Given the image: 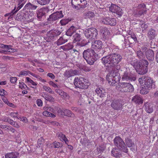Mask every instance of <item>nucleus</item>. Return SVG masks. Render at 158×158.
I'll return each instance as SVG.
<instances>
[{
  "label": "nucleus",
  "instance_id": "1",
  "mask_svg": "<svg viewBox=\"0 0 158 158\" xmlns=\"http://www.w3.org/2000/svg\"><path fill=\"white\" fill-rule=\"evenodd\" d=\"M122 59L121 55L117 53H113L103 57L102 61L105 65L108 67H114L117 65Z\"/></svg>",
  "mask_w": 158,
  "mask_h": 158
},
{
  "label": "nucleus",
  "instance_id": "2",
  "mask_svg": "<svg viewBox=\"0 0 158 158\" xmlns=\"http://www.w3.org/2000/svg\"><path fill=\"white\" fill-rule=\"evenodd\" d=\"M83 56L87 63L92 65L97 60V54L94 50L91 48H88L83 52Z\"/></svg>",
  "mask_w": 158,
  "mask_h": 158
},
{
  "label": "nucleus",
  "instance_id": "3",
  "mask_svg": "<svg viewBox=\"0 0 158 158\" xmlns=\"http://www.w3.org/2000/svg\"><path fill=\"white\" fill-rule=\"evenodd\" d=\"M120 74L117 71L112 70L110 73L108 74L106 77L109 84L111 86H114L118 81H120Z\"/></svg>",
  "mask_w": 158,
  "mask_h": 158
},
{
  "label": "nucleus",
  "instance_id": "4",
  "mask_svg": "<svg viewBox=\"0 0 158 158\" xmlns=\"http://www.w3.org/2000/svg\"><path fill=\"white\" fill-rule=\"evenodd\" d=\"M74 84L76 87L83 89L88 88L90 85L89 81L82 77H80L79 78L75 77L74 80Z\"/></svg>",
  "mask_w": 158,
  "mask_h": 158
},
{
  "label": "nucleus",
  "instance_id": "5",
  "mask_svg": "<svg viewBox=\"0 0 158 158\" xmlns=\"http://www.w3.org/2000/svg\"><path fill=\"white\" fill-rule=\"evenodd\" d=\"M114 142L115 145L119 149L126 153L128 152V149L125 142L120 137L116 136L114 140Z\"/></svg>",
  "mask_w": 158,
  "mask_h": 158
},
{
  "label": "nucleus",
  "instance_id": "6",
  "mask_svg": "<svg viewBox=\"0 0 158 158\" xmlns=\"http://www.w3.org/2000/svg\"><path fill=\"white\" fill-rule=\"evenodd\" d=\"M98 31L94 28H90L85 29L84 31V33L85 36L89 39V40L91 41L93 40L96 39Z\"/></svg>",
  "mask_w": 158,
  "mask_h": 158
},
{
  "label": "nucleus",
  "instance_id": "7",
  "mask_svg": "<svg viewBox=\"0 0 158 158\" xmlns=\"http://www.w3.org/2000/svg\"><path fill=\"white\" fill-rule=\"evenodd\" d=\"M120 86V91L122 92H132L134 90L133 86L129 83L122 82Z\"/></svg>",
  "mask_w": 158,
  "mask_h": 158
},
{
  "label": "nucleus",
  "instance_id": "8",
  "mask_svg": "<svg viewBox=\"0 0 158 158\" xmlns=\"http://www.w3.org/2000/svg\"><path fill=\"white\" fill-rule=\"evenodd\" d=\"M122 79L123 81H134L136 80L135 76L128 70L124 72Z\"/></svg>",
  "mask_w": 158,
  "mask_h": 158
},
{
  "label": "nucleus",
  "instance_id": "9",
  "mask_svg": "<svg viewBox=\"0 0 158 158\" xmlns=\"http://www.w3.org/2000/svg\"><path fill=\"white\" fill-rule=\"evenodd\" d=\"M109 10L112 13L116 14L120 17L123 14L122 9L120 7L114 4H111L109 7Z\"/></svg>",
  "mask_w": 158,
  "mask_h": 158
},
{
  "label": "nucleus",
  "instance_id": "10",
  "mask_svg": "<svg viewBox=\"0 0 158 158\" xmlns=\"http://www.w3.org/2000/svg\"><path fill=\"white\" fill-rule=\"evenodd\" d=\"M141 64L140 65L141 67L139 68V69L141 70L139 74L142 75L145 74L148 71V61L145 60H141L139 62Z\"/></svg>",
  "mask_w": 158,
  "mask_h": 158
},
{
  "label": "nucleus",
  "instance_id": "11",
  "mask_svg": "<svg viewBox=\"0 0 158 158\" xmlns=\"http://www.w3.org/2000/svg\"><path fill=\"white\" fill-rule=\"evenodd\" d=\"M146 11V5L143 3L139 5L135 12V15L139 16L144 14Z\"/></svg>",
  "mask_w": 158,
  "mask_h": 158
},
{
  "label": "nucleus",
  "instance_id": "12",
  "mask_svg": "<svg viewBox=\"0 0 158 158\" xmlns=\"http://www.w3.org/2000/svg\"><path fill=\"white\" fill-rule=\"evenodd\" d=\"M144 83V87H146L149 89H151L155 88V85L153 80L150 77L146 76L145 80Z\"/></svg>",
  "mask_w": 158,
  "mask_h": 158
},
{
  "label": "nucleus",
  "instance_id": "13",
  "mask_svg": "<svg viewBox=\"0 0 158 158\" xmlns=\"http://www.w3.org/2000/svg\"><path fill=\"white\" fill-rule=\"evenodd\" d=\"M111 106L115 110H122L123 108V105L121 103V102L118 100H113Z\"/></svg>",
  "mask_w": 158,
  "mask_h": 158
},
{
  "label": "nucleus",
  "instance_id": "14",
  "mask_svg": "<svg viewBox=\"0 0 158 158\" xmlns=\"http://www.w3.org/2000/svg\"><path fill=\"white\" fill-rule=\"evenodd\" d=\"M102 20V23L104 24L110 25L111 26H115L117 24L116 20L114 18H110L109 17L103 18Z\"/></svg>",
  "mask_w": 158,
  "mask_h": 158
},
{
  "label": "nucleus",
  "instance_id": "15",
  "mask_svg": "<svg viewBox=\"0 0 158 158\" xmlns=\"http://www.w3.org/2000/svg\"><path fill=\"white\" fill-rule=\"evenodd\" d=\"M46 9L42 8L36 11L37 17L39 20H42L44 19Z\"/></svg>",
  "mask_w": 158,
  "mask_h": 158
},
{
  "label": "nucleus",
  "instance_id": "16",
  "mask_svg": "<svg viewBox=\"0 0 158 158\" xmlns=\"http://www.w3.org/2000/svg\"><path fill=\"white\" fill-rule=\"evenodd\" d=\"M103 44L102 41L100 40H97L92 43L91 47L92 49L97 50L102 48Z\"/></svg>",
  "mask_w": 158,
  "mask_h": 158
},
{
  "label": "nucleus",
  "instance_id": "17",
  "mask_svg": "<svg viewBox=\"0 0 158 158\" xmlns=\"http://www.w3.org/2000/svg\"><path fill=\"white\" fill-rule=\"evenodd\" d=\"M78 74V71L76 70L70 69L66 70L64 73V76L66 78H69L75 75Z\"/></svg>",
  "mask_w": 158,
  "mask_h": 158
},
{
  "label": "nucleus",
  "instance_id": "18",
  "mask_svg": "<svg viewBox=\"0 0 158 158\" xmlns=\"http://www.w3.org/2000/svg\"><path fill=\"white\" fill-rule=\"evenodd\" d=\"M120 150L118 148H113L111 151V156L115 157H120L121 156Z\"/></svg>",
  "mask_w": 158,
  "mask_h": 158
},
{
  "label": "nucleus",
  "instance_id": "19",
  "mask_svg": "<svg viewBox=\"0 0 158 158\" xmlns=\"http://www.w3.org/2000/svg\"><path fill=\"white\" fill-rule=\"evenodd\" d=\"M130 59L131 60L129 62L130 64L132 65L136 69H139V68H140L141 66L140 64H139L138 62H137V61L135 58L134 57H132L130 58Z\"/></svg>",
  "mask_w": 158,
  "mask_h": 158
},
{
  "label": "nucleus",
  "instance_id": "20",
  "mask_svg": "<svg viewBox=\"0 0 158 158\" xmlns=\"http://www.w3.org/2000/svg\"><path fill=\"white\" fill-rule=\"evenodd\" d=\"M145 55L147 58L149 60L152 61L154 59V53L152 50L147 49L145 51Z\"/></svg>",
  "mask_w": 158,
  "mask_h": 158
},
{
  "label": "nucleus",
  "instance_id": "21",
  "mask_svg": "<svg viewBox=\"0 0 158 158\" xmlns=\"http://www.w3.org/2000/svg\"><path fill=\"white\" fill-rule=\"evenodd\" d=\"M132 101L133 102L138 104L143 103V100L141 97L139 95H136L133 97Z\"/></svg>",
  "mask_w": 158,
  "mask_h": 158
},
{
  "label": "nucleus",
  "instance_id": "22",
  "mask_svg": "<svg viewBox=\"0 0 158 158\" xmlns=\"http://www.w3.org/2000/svg\"><path fill=\"white\" fill-rule=\"evenodd\" d=\"M0 128L3 129H4L8 132L10 131L13 133H15L16 131V130L14 128L8 125H0Z\"/></svg>",
  "mask_w": 158,
  "mask_h": 158
},
{
  "label": "nucleus",
  "instance_id": "23",
  "mask_svg": "<svg viewBox=\"0 0 158 158\" xmlns=\"http://www.w3.org/2000/svg\"><path fill=\"white\" fill-rule=\"evenodd\" d=\"M77 30L76 27L72 26L68 30L66 34L68 36H71L76 32Z\"/></svg>",
  "mask_w": 158,
  "mask_h": 158
},
{
  "label": "nucleus",
  "instance_id": "24",
  "mask_svg": "<svg viewBox=\"0 0 158 158\" xmlns=\"http://www.w3.org/2000/svg\"><path fill=\"white\" fill-rule=\"evenodd\" d=\"M95 16L94 13L93 12L89 11L86 12L83 14V17L85 19H91Z\"/></svg>",
  "mask_w": 158,
  "mask_h": 158
},
{
  "label": "nucleus",
  "instance_id": "25",
  "mask_svg": "<svg viewBox=\"0 0 158 158\" xmlns=\"http://www.w3.org/2000/svg\"><path fill=\"white\" fill-rule=\"evenodd\" d=\"M145 110L148 113H151L153 112V106L152 104L146 103L145 105Z\"/></svg>",
  "mask_w": 158,
  "mask_h": 158
},
{
  "label": "nucleus",
  "instance_id": "26",
  "mask_svg": "<svg viewBox=\"0 0 158 158\" xmlns=\"http://www.w3.org/2000/svg\"><path fill=\"white\" fill-rule=\"evenodd\" d=\"M58 19H59L56 13V12H54L50 15L48 20L49 23H52L53 21H55Z\"/></svg>",
  "mask_w": 158,
  "mask_h": 158
},
{
  "label": "nucleus",
  "instance_id": "27",
  "mask_svg": "<svg viewBox=\"0 0 158 158\" xmlns=\"http://www.w3.org/2000/svg\"><path fill=\"white\" fill-rule=\"evenodd\" d=\"M63 115L72 118H74L75 114L72 112L70 110L68 109H65L63 110Z\"/></svg>",
  "mask_w": 158,
  "mask_h": 158
},
{
  "label": "nucleus",
  "instance_id": "28",
  "mask_svg": "<svg viewBox=\"0 0 158 158\" xmlns=\"http://www.w3.org/2000/svg\"><path fill=\"white\" fill-rule=\"evenodd\" d=\"M125 141L126 146L127 145L128 147H133L135 146L134 143L132 140L129 137H126L125 139Z\"/></svg>",
  "mask_w": 158,
  "mask_h": 158
},
{
  "label": "nucleus",
  "instance_id": "29",
  "mask_svg": "<svg viewBox=\"0 0 158 158\" xmlns=\"http://www.w3.org/2000/svg\"><path fill=\"white\" fill-rule=\"evenodd\" d=\"M129 34L131 35V36H129L128 38V40L130 44H134L136 42H137L136 37L135 34H132V33H129Z\"/></svg>",
  "mask_w": 158,
  "mask_h": 158
},
{
  "label": "nucleus",
  "instance_id": "30",
  "mask_svg": "<svg viewBox=\"0 0 158 158\" xmlns=\"http://www.w3.org/2000/svg\"><path fill=\"white\" fill-rule=\"evenodd\" d=\"M19 156V153L16 152H12L6 154L5 158H16Z\"/></svg>",
  "mask_w": 158,
  "mask_h": 158
},
{
  "label": "nucleus",
  "instance_id": "31",
  "mask_svg": "<svg viewBox=\"0 0 158 158\" xmlns=\"http://www.w3.org/2000/svg\"><path fill=\"white\" fill-rule=\"evenodd\" d=\"M41 96L43 97L45 100L51 102H53L55 101L54 98L50 95H48L45 93L42 94Z\"/></svg>",
  "mask_w": 158,
  "mask_h": 158
},
{
  "label": "nucleus",
  "instance_id": "32",
  "mask_svg": "<svg viewBox=\"0 0 158 158\" xmlns=\"http://www.w3.org/2000/svg\"><path fill=\"white\" fill-rule=\"evenodd\" d=\"M148 34V38L150 40L154 39L156 35L155 30L152 29L149 30Z\"/></svg>",
  "mask_w": 158,
  "mask_h": 158
},
{
  "label": "nucleus",
  "instance_id": "33",
  "mask_svg": "<svg viewBox=\"0 0 158 158\" xmlns=\"http://www.w3.org/2000/svg\"><path fill=\"white\" fill-rule=\"evenodd\" d=\"M58 137L61 141H64L66 144H68L69 141L65 135L61 133H59L58 134Z\"/></svg>",
  "mask_w": 158,
  "mask_h": 158
},
{
  "label": "nucleus",
  "instance_id": "34",
  "mask_svg": "<svg viewBox=\"0 0 158 158\" xmlns=\"http://www.w3.org/2000/svg\"><path fill=\"white\" fill-rule=\"evenodd\" d=\"M24 7L26 9H31L32 10H35L37 8V6L31 4L29 2L26 4L25 6Z\"/></svg>",
  "mask_w": 158,
  "mask_h": 158
},
{
  "label": "nucleus",
  "instance_id": "35",
  "mask_svg": "<svg viewBox=\"0 0 158 158\" xmlns=\"http://www.w3.org/2000/svg\"><path fill=\"white\" fill-rule=\"evenodd\" d=\"M73 42L75 43L77 42H79L81 41V36L80 34L78 33H76L73 35Z\"/></svg>",
  "mask_w": 158,
  "mask_h": 158
},
{
  "label": "nucleus",
  "instance_id": "36",
  "mask_svg": "<svg viewBox=\"0 0 158 158\" xmlns=\"http://www.w3.org/2000/svg\"><path fill=\"white\" fill-rule=\"evenodd\" d=\"M136 54L137 57L141 60L143 59L145 57L144 54L141 50L137 51Z\"/></svg>",
  "mask_w": 158,
  "mask_h": 158
},
{
  "label": "nucleus",
  "instance_id": "37",
  "mask_svg": "<svg viewBox=\"0 0 158 158\" xmlns=\"http://www.w3.org/2000/svg\"><path fill=\"white\" fill-rule=\"evenodd\" d=\"M67 41V40L64 39L63 37H61L57 40L56 44L57 45H60L65 43Z\"/></svg>",
  "mask_w": 158,
  "mask_h": 158
},
{
  "label": "nucleus",
  "instance_id": "38",
  "mask_svg": "<svg viewBox=\"0 0 158 158\" xmlns=\"http://www.w3.org/2000/svg\"><path fill=\"white\" fill-rule=\"evenodd\" d=\"M37 2L41 5H45L48 4L50 0H36Z\"/></svg>",
  "mask_w": 158,
  "mask_h": 158
},
{
  "label": "nucleus",
  "instance_id": "39",
  "mask_svg": "<svg viewBox=\"0 0 158 158\" xmlns=\"http://www.w3.org/2000/svg\"><path fill=\"white\" fill-rule=\"evenodd\" d=\"M71 4L74 8L77 9L78 7L77 6L80 5V0H72Z\"/></svg>",
  "mask_w": 158,
  "mask_h": 158
},
{
  "label": "nucleus",
  "instance_id": "40",
  "mask_svg": "<svg viewBox=\"0 0 158 158\" xmlns=\"http://www.w3.org/2000/svg\"><path fill=\"white\" fill-rule=\"evenodd\" d=\"M150 89L147 88L146 87L144 86L140 90V93L142 94H146L148 93L149 90Z\"/></svg>",
  "mask_w": 158,
  "mask_h": 158
},
{
  "label": "nucleus",
  "instance_id": "41",
  "mask_svg": "<svg viewBox=\"0 0 158 158\" xmlns=\"http://www.w3.org/2000/svg\"><path fill=\"white\" fill-rule=\"evenodd\" d=\"M60 96L63 99L65 100H69V96L68 94L64 91L63 92Z\"/></svg>",
  "mask_w": 158,
  "mask_h": 158
},
{
  "label": "nucleus",
  "instance_id": "42",
  "mask_svg": "<svg viewBox=\"0 0 158 158\" xmlns=\"http://www.w3.org/2000/svg\"><path fill=\"white\" fill-rule=\"evenodd\" d=\"M95 91L96 93L99 95L101 97L102 94L105 92L104 90H103L102 88L98 87L96 89Z\"/></svg>",
  "mask_w": 158,
  "mask_h": 158
},
{
  "label": "nucleus",
  "instance_id": "43",
  "mask_svg": "<svg viewBox=\"0 0 158 158\" xmlns=\"http://www.w3.org/2000/svg\"><path fill=\"white\" fill-rule=\"evenodd\" d=\"M71 110L81 114L83 113V110L80 108L72 107L71 108Z\"/></svg>",
  "mask_w": 158,
  "mask_h": 158
},
{
  "label": "nucleus",
  "instance_id": "44",
  "mask_svg": "<svg viewBox=\"0 0 158 158\" xmlns=\"http://www.w3.org/2000/svg\"><path fill=\"white\" fill-rule=\"evenodd\" d=\"M43 88L45 91L50 94H53L54 93V92L52 90V89L49 87L45 85H44L43 87Z\"/></svg>",
  "mask_w": 158,
  "mask_h": 158
},
{
  "label": "nucleus",
  "instance_id": "45",
  "mask_svg": "<svg viewBox=\"0 0 158 158\" xmlns=\"http://www.w3.org/2000/svg\"><path fill=\"white\" fill-rule=\"evenodd\" d=\"M71 20L69 19H64L61 20L60 23L62 26H64L67 24Z\"/></svg>",
  "mask_w": 158,
  "mask_h": 158
},
{
  "label": "nucleus",
  "instance_id": "46",
  "mask_svg": "<svg viewBox=\"0 0 158 158\" xmlns=\"http://www.w3.org/2000/svg\"><path fill=\"white\" fill-rule=\"evenodd\" d=\"M48 37L49 39L51 40H52L54 39V37H55L54 35H53V31L52 30L50 31L47 34Z\"/></svg>",
  "mask_w": 158,
  "mask_h": 158
},
{
  "label": "nucleus",
  "instance_id": "47",
  "mask_svg": "<svg viewBox=\"0 0 158 158\" xmlns=\"http://www.w3.org/2000/svg\"><path fill=\"white\" fill-rule=\"evenodd\" d=\"M12 46L10 45H5L4 48L6 49L5 50L6 51H7V52H12L14 51V50L13 48H11Z\"/></svg>",
  "mask_w": 158,
  "mask_h": 158
},
{
  "label": "nucleus",
  "instance_id": "48",
  "mask_svg": "<svg viewBox=\"0 0 158 158\" xmlns=\"http://www.w3.org/2000/svg\"><path fill=\"white\" fill-rule=\"evenodd\" d=\"M26 81L28 83H30L32 85L34 86L36 85H37V83L34 82L29 77H26Z\"/></svg>",
  "mask_w": 158,
  "mask_h": 158
},
{
  "label": "nucleus",
  "instance_id": "49",
  "mask_svg": "<svg viewBox=\"0 0 158 158\" xmlns=\"http://www.w3.org/2000/svg\"><path fill=\"white\" fill-rule=\"evenodd\" d=\"M91 41L88 40V41L85 40H83L82 41L81 43L78 44H77L79 45L80 46L82 47L85 45H87L89 43H90Z\"/></svg>",
  "mask_w": 158,
  "mask_h": 158
},
{
  "label": "nucleus",
  "instance_id": "50",
  "mask_svg": "<svg viewBox=\"0 0 158 158\" xmlns=\"http://www.w3.org/2000/svg\"><path fill=\"white\" fill-rule=\"evenodd\" d=\"M108 31L107 28H103L102 29V32H103V36H104L105 38L108 37H107V35L106 34H108Z\"/></svg>",
  "mask_w": 158,
  "mask_h": 158
},
{
  "label": "nucleus",
  "instance_id": "51",
  "mask_svg": "<svg viewBox=\"0 0 158 158\" xmlns=\"http://www.w3.org/2000/svg\"><path fill=\"white\" fill-rule=\"evenodd\" d=\"M16 8V6H15L14 9L11 12L10 14L11 15H13L14 14L16 13L21 8L19 6H19H18V7L15 10Z\"/></svg>",
  "mask_w": 158,
  "mask_h": 158
},
{
  "label": "nucleus",
  "instance_id": "52",
  "mask_svg": "<svg viewBox=\"0 0 158 158\" xmlns=\"http://www.w3.org/2000/svg\"><path fill=\"white\" fill-rule=\"evenodd\" d=\"M16 8V6H15L14 9L11 12L10 14L11 15H13L14 14L16 13L21 8L19 6H19H18V7L15 10Z\"/></svg>",
  "mask_w": 158,
  "mask_h": 158
},
{
  "label": "nucleus",
  "instance_id": "53",
  "mask_svg": "<svg viewBox=\"0 0 158 158\" xmlns=\"http://www.w3.org/2000/svg\"><path fill=\"white\" fill-rule=\"evenodd\" d=\"M78 96L80 98L79 101H80L81 103H84L85 102V97L84 95H82L80 94H79Z\"/></svg>",
  "mask_w": 158,
  "mask_h": 158
},
{
  "label": "nucleus",
  "instance_id": "54",
  "mask_svg": "<svg viewBox=\"0 0 158 158\" xmlns=\"http://www.w3.org/2000/svg\"><path fill=\"white\" fill-rule=\"evenodd\" d=\"M80 3H82V5L80 6L81 8H85L86 7L87 3V2L86 0H80Z\"/></svg>",
  "mask_w": 158,
  "mask_h": 158
},
{
  "label": "nucleus",
  "instance_id": "55",
  "mask_svg": "<svg viewBox=\"0 0 158 158\" xmlns=\"http://www.w3.org/2000/svg\"><path fill=\"white\" fill-rule=\"evenodd\" d=\"M55 12L56 13L57 17H58L59 19L61 18L64 16V15L63 14L62 11H56Z\"/></svg>",
  "mask_w": 158,
  "mask_h": 158
},
{
  "label": "nucleus",
  "instance_id": "56",
  "mask_svg": "<svg viewBox=\"0 0 158 158\" xmlns=\"http://www.w3.org/2000/svg\"><path fill=\"white\" fill-rule=\"evenodd\" d=\"M53 31V35H54L55 37L59 35L61 33V31H59L58 29H55L52 30Z\"/></svg>",
  "mask_w": 158,
  "mask_h": 158
},
{
  "label": "nucleus",
  "instance_id": "57",
  "mask_svg": "<svg viewBox=\"0 0 158 158\" xmlns=\"http://www.w3.org/2000/svg\"><path fill=\"white\" fill-rule=\"evenodd\" d=\"M146 77V76H143L139 78L138 80L139 81V83H140V84L143 83L144 82Z\"/></svg>",
  "mask_w": 158,
  "mask_h": 158
},
{
  "label": "nucleus",
  "instance_id": "58",
  "mask_svg": "<svg viewBox=\"0 0 158 158\" xmlns=\"http://www.w3.org/2000/svg\"><path fill=\"white\" fill-rule=\"evenodd\" d=\"M67 48V50H69L73 48V45L71 43H68L66 45H65Z\"/></svg>",
  "mask_w": 158,
  "mask_h": 158
},
{
  "label": "nucleus",
  "instance_id": "59",
  "mask_svg": "<svg viewBox=\"0 0 158 158\" xmlns=\"http://www.w3.org/2000/svg\"><path fill=\"white\" fill-rule=\"evenodd\" d=\"M10 81L12 83H15L17 81V78L16 77H11L10 78Z\"/></svg>",
  "mask_w": 158,
  "mask_h": 158
},
{
  "label": "nucleus",
  "instance_id": "60",
  "mask_svg": "<svg viewBox=\"0 0 158 158\" xmlns=\"http://www.w3.org/2000/svg\"><path fill=\"white\" fill-rule=\"evenodd\" d=\"M37 104L39 106H41L43 105V102L40 99H38L36 101Z\"/></svg>",
  "mask_w": 158,
  "mask_h": 158
},
{
  "label": "nucleus",
  "instance_id": "61",
  "mask_svg": "<svg viewBox=\"0 0 158 158\" xmlns=\"http://www.w3.org/2000/svg\"><path fill=\"white\" fill-rule=\"evenodd\" d=\"M27 75V72L26 71H22L20 72L19 75V77H20L21 75L26 76Z\"/></svg>",
  "mask_w": 158,
  "mask_h": 158
},
{
  "label": "nucleus",
  "instance_id": "62",
  "mask_svg": "<svg viewBox=\"0 0 158 158\" xmlns=\"http://www.w3.org/2000/svg\"><path fill=\"white\" fill-rule=\"evenodd\" d=\"M53 145L55 148H59L60 147V143L58 142H54Z\"/></svg>",
  "mask_w": 158,
  "mask_h": 158
},
{
  "label": "nucleus",
  "instance_id": "63",
  "mask_svg": "<svg viewBox=\"0 0 158 158\" xmlns=\"http://www.w3.org/2000/svg\"><path fill=\"white\" fill-rule=\"evenodd\" d=\"M43 115L45 116H49L50 114V112L47 111H44L43 113Z\"/></svg>",
  "mask_w": 158,
  "mask_h": 158
},
{
  "label": "nucleus",
  "instance_id": "64",
  "mask_svg": "<svg viewBox=\"0 0 158 158\" xmlns=\"http://www.w3.org/2000/svg\"><path fill=\"white\" fill-rule=\"evenodd\" d=\"M49 84L50 85H52L53 87L54 88H58V86L57 85L52 81H50L49 82Z\"/></svg>",
  "mask_w": 158,
  "mask_h": 158
}]
</instances>
